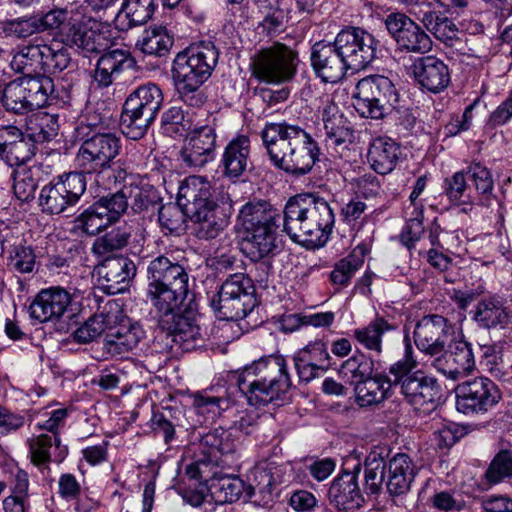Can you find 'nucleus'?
I'll return each mask as SVG.
<instances>
[{
    "instance_id": "31",
    "label": "nucleus",
    "mask_w": 512,
    "mask_h": 512,
    "mask_svg": "<svg viewBox=\"0 0 512 512\" xmlns=\"http://www.w3.org/2000/svg\"><path fill=\"white\" fill-rule=\"evenodd\" d=\"M200 446L208 460L217 465L229 464L234 460L235 442L231 434L222 428L206 433L200 440Z\"/></svg>"
},
{
    "instance_id": "52",
    "label": "nucleus",
    "mask_w": 512,
    "mask_h": 512,
    "mask_svg": "<svg viewBox=\"0 0 512 512\" xmlns=\"http://www.w3.org/2000/svg\"><path fill=\"white\" fill-rule=\"evenodd\" d=\"M35 151L36 145L22 131L18 141L6 151L1 159L10 167H24L23 165L33 158Z\"/></svg>"
},
{
    "instance_id": "5",
    "label": "nucleus",
    "mask_w": 512,
    "mask_h": 512,
    "mask_svg": "<svg viewBox=\"0 0 512 512\" xmlns=\"http://www.w3.org/2000/svg\"><path fill=\"white\" fill-rule=\"evenodd\" d=\"M210 183L201 176L187 178L179 187L178 204L194 223L198 239L216 238L229 224L230 211L210 200Z\"/></svg>"
},
{
    "instance_id": "40",
    "label": "nucleus",
    "mask_w": 512,
    "mask_h": 512,
    "mask_svg": "<svg viewBox=\"0 0 512 512\" xmlns=\"http://www.w3.org/2000/svg\"><path fill=\"white\" fill-rule=\"evenodd\" d=\"M130 237L131 232L127 226H118L97 237L92 244L91 251L97 258H111L110 254L127 246Z\"/></svg>"
},
{
    "instance_id": "29",
    "label": "nucleus",
    "mask_w": 512,
    "mask_h": 512,
    "mask_svg": "<svg viewBox=\"0 0 512 512\" xmlns=\"http://www.w3.org/2000/svg\"><path fill=\"white\" fill-rule=\"evenodd\" d=\"M143 336L138 324L121 323L106 333L103 348L112 357H122L136 348Z\"/></svg>"
},
{
    "instance_id": "61",
    "label": "nucleus",
    "mask_w": 512,
    "mask_h": 512,
    "mask_svg": "<svg viewBox=\"0 0 512 512\" xmlns=\"http://www.w3.org/2000/svg\"><path fill=\"white\" fill-rule=\"evenodd\" d=\"M104 332V321L101 316L90 317L73 332L77 343L86 344L95 340Z\"/></svg>"
},
{
    "instance_id": "50",
    "label": "nucleus",
    "mask_w": 512,
    "mask_h": 512,
    "mask_svg": "<svg viewBox=\"0 0 512 512\" xmlns=\"http://www.w3.org/2000/svg\"><path fill=\"white\" fill-rule=\"evenodd\" d=\"M485 478L490 484L512 478V451L500 450L487 468Z\"/></svg>"
},
{
    "instance_id": "28",
    "label": "nucleus",
    "mask_w": 512,
    "mask_h": 512,
    "mask_svg": "<svg viewBox=\"0 0 512 512\" xmlns=\"http://www.w3.org/2000/svg\"><path fill=\"white\" fill-rule=\"evenodd\" d=\"M281 217L266 200L253 199L239 210L238 221L244 232L257 231L262 227L277 226Z\"/></svg>"
},
{
    "instance_id": "53",
    "label": "nucleus",
    "mask_w": 512,
    "mask_h": 512,
    "mask_svg": "<svg viewBox=\"0 0 512 512\" xmlns=\"http://www.w3.org/2000/svg\"><path fill=\"white\" fill-rule=\"evenodd\" d=\"M31 462L36 466L47 464L51 460L50 449L55 445L50 434L32 435L26 440Z\"/></svg>"
},
{
    "instance_id": "22",
    "label": "nucleus",
    "mask_w": 512,
    "mask_h": 512,
    "mask_svg": "<svg viewBox=\"0 0 512 512\" xmlns=\"http://www.w3.org/2000/svg\"><path fill=\"white\" fill-rule=\"evenodd\" d=\"M217 134L213 126L194 128L186 137L181 157L186 166L202 168L215 158Z\"/></svg>"
},
{
    "instance_id": "16",
    "label": "nucleus",
    "mask_w": 512,
    "mask_h": 512,
    "mask_svg": "<svg viewBox=\"0 0 512 512\" xmlns=\"http://www.w3.org/2000/svg\"><path fill=\"white\" fill-rule=\"evenodd\" d=\"M455 393L456 408L466 415L484 414L501 400L497 385L487 377L465 381L456 387Z\"/></svg>"
},
{
    "instance_id": "14",
    "label": "nucleus",
    "mask_w": 512,
    "mask_h": 512,
    "mask_svg": "<svg viewBox=\"0 0 512 512\" xmlns=\"http://www.w3.org/2000/svg\"><path fill=\"white\" fill-rule=\"evenodd\" d=\"M122 147L121 137L113 132L97 131L80 145L76 164L79 173L99 174L111 167Z\"/></svg>"
},
{
    "instance_id": "6",
    "label": "nucleus",
    "mask_w": 512,
    "mask_h": 512,
    "mask_svg": "<svg viewBox=\"0 0 512 512\" xmlns=\"http://www.w3.org/2000/svg\"><path fill=\"white\" fill-rule=\"evenodd\" d=\"M404 351L402 358L389 367L392 377V387H399L400 393L412 405L434 407L439 399V386L436 379L427 376L421 370H415L418 362L414 356V349L409 334L403 339Z\"/></svg>"
},
{
    "instance_id": "10",
    "label": "nucleus",
    "mask_w": 512,
    "mask_h": 512,
    "mask_svg": "<svg viewBox=\"0 0 512 512\" xmlns=\"http://www.w3.org/2000/svg\"><path fill=\"white\" fill-rule=\"evenodd\" d=\"M53 92L54 83L49 76L25 74L5 85L1 101L6 111L25 114L45 106Z\"/></svg>"
},
{
    "instance_id": "58",
    "label": "nucleus",
    "mask_w": 512,
    "mask_h": 512,
    "mask_svg": "<svg viewBox=\"0 0 512 512\" xmlns=\"http://www.w3.org/2000/svg\"><path fill=\"white\" fill-rule=\"evenodd\" d=\"M185 215L187 214L178 203L162 205L158 211V222L162 229L169 233H177L183 227Z\"/></svg>"
},
{
    "instance_id": "15",
    "label": "nucleus",
    "mask_w": 512,
    "mask_h": 512,
    "mask_svg": "<svg viewBox=\"0 0 512 512\" xmlns=\"http://www.w3.org/2000/svg\"><path fill=\"white\" fill-rule=\"evenodd\" d=\"M337 44L343 64H371L378 60L389 62L386 47L379 45L374 36L360 27H346L337 34Z\"/></svg>"
},
{
    "instance_id": "57",
    "label": "nucleus",
    "mask_w": 512,
    "mask_h": 512,
    "mask_svg": "<svg viewBox=\"0 0 512 512\" xmlns=\"http://www.w3.org/2000/svg\"><path fill=\"white\" fill-rule=\"evenodd\" d=\"M252 75L268 84H279L290 80L295 66H251Z\"/></svg>"
},
{
    "instance_id": "48",
    "label": "nucleus",
    "mask_w": 512,
    "mask_h": 512,
    "mask_svg": "<svg viewBox=\"0 0 512 512\" xmlns=\"http://www.w3.org/2000/svg\"><path fill=\"white\" fill-rule=\"evenodd\" d=\"M76 226L85 234L94 236L112 225V221L99 210L94 202L75 218Z\"/></svg>"
},
{
    "instance_id": "12",
    "label": "nucleus",
    "mask_w": 512,
    "mask_h": 512,
    "mask_svg": "<svg viewBox=\"0 0 512 512\" xmlns=\"http://www.w3.org/2000/svg\"><path fill=\"white\" fill-rule=\"evenodd\" d=\"M257 306L253 279L244 273L230 275L221 285L212 307L221 320L245 318Z\"/></svg>"
},
{
    "instance_id": "11",
    "label": "nucleus",
    "mask_w": 512,
    "mask_h": 512,
    "mask_svg": "<svg viewBox=\"0 0 512 512\" xmlns=\"http://www.w3.org/2000/svg\"><path fill=\"white\" fill-rule=\"evenodd\" d=\"M86 177L79 172L63 173L45 184L39 193L38 204L47 215L69 217L86 191Z\"/></svg>"
},
{
    "instance_id": "8",
    "label": "nucleus",
    "mask_w": 512,
    "mask_h": 512,
    "mask_svg": "<svg viewBox=\"0 0 512 512\" xmlns=\"http://www.w3.org/2000/svg\"><path fill=\"white\" fill-rule=\"evenodd\" d=\"M163 103L160 88L152 83L134 90L125 100L120 116V127L124 136L140 140L154 123Z\"/></svg>"
},
{
    "instance_id": "34",
    "label": "nucleus",
    "mask_w": 512,
    "mask_h": 512,
    "mask_svg": "<svg viewBox=\"0 0 512 512\" xmlns=\"http://www.w3.org/2000/svg\"><path fill=\"white\" fill-rule=\"evenodd\" d=\"M155 11V0H125L113 19L118 31L146 24Z\"/></svg>"
},
{
    "instance_id": "13",
    "label": "nucleus",
    "mask_w": 512,
    "mask_h": 512,
    "mask_svg": "<svg viewBox=\"0 0 512 512\" xmlns=\"http://www.w3.org/2000/svg\"><path fill=\"white\" fill-rule=\"evenodd\" d=\"M398 101L399 95L393 83L387 77L379 76L358 83L353 107L361 117L380 120L397 109Z\"/></svg>"
},
{
    "instance_id": "24",
    "label": "nucleus",
    "mask_w": 512,
    "mask_h": 512,
    "mask_svg": "<svg viewBox=\"0 0 512 512\" xmlns=\"http://www.w3.org/2000/svg\"><path fill=\"white\" fill-rule=\"evenodd\" d=\"M70 302V294L62 288L41 290L29 306L30 317L40 323L59 320Z\"/></svg>"
},
{
    "instance_id": "38",
    "label": "nucleus",
    "mask_w": 512,
    "mask_h": 512,
    "mask_svg": "<svg viewBox=\"0 0 512 512\" xmlns=\"http://www.w3.org/2000/svg\"><path fill=\"white\" fill-rule=\"evenodd\" d=\"M279 227H262L257 231L245 232L243 250L251 260L257 261L266 258L276 249V231Z\"/></svg>"
},
{
    "instance_id": "41",
    "label": "nucleus",
    "mask_w": 512,
    "mask_h": 512,
    "mask_svg": "<svg viewBox=\"0 0 512 512\" xmlns=\"http://www.w3.org/2000/svg\"><path fill=\"white\" fill-rule=\"evenodd\" d=\"M387 463L380 453L372 451L364 462V489L367 495L378 496L383 488Z\"/></svg>"
},
{
    "instance_id": "47",
    "label": "nucleus",
    "mask_w": 512,
    "mask_h": 512,
    "mask_svg": "<svg viewBox=\"0 0 512 512\" xmlns=\"http://www.w3.org/2000/svg\"><path fill=\"white\" fill-rule=\"evenodd\" d=\"M53 17V9L42 16H32L12 21L9 30L18 38H27L35 33L47 31L53 36V27H50L48 18Z\"/></svg>"
},
{
    "instance_id": "36",
    "label": "nucleus",
    "mask_w": 512,
    "mask_h": 512,
    "mask_svg": "<svg viewBox=\"0 0 512 512\" xmlns=\"http://www.w3.org/2000/svg\"><path fill=\"white\" fill-rule=\"evenodd\" d=\"M396 329V326L383 316L376 315L366 326L353 330L354 339L366 350L381 355L383 337Z\"/></svg>"
},
{
    "instance_id": "2",
    "label": "nucleus",
    "mask_w": 512,
    "mask_h": 512,
    "mask_svg": "<svg viewBox=\"0 0 512 512\" xmlns=\"http://www.w3.org/2000/svg\"><path fill=\"white\" fill-rule=\"evenodd\" d=\"M260 137L271 163L286 174L307 175L319 161L317 141L299 125L267 122Z\"/></svg>"
},
{
    "instance_id": "62",
    "label": "nucleus",
    "mask_w": 512,
    "mask_h": 512,
    "mask_svg": "<svg viewBox=\"0 0 512 512\" xmlns=\"http://www.w3.org/2000/svg\"><path fill=\"white\" fill-rule=\"evenodd\" d=\"M193 404L201 414L219 415L221 411H225L229 402L227 399L208 394L197 393L194 396Z\"/></svg>"
},
{
    "instance_id": "23",
    "label": "nucleus",
    "mask_w": 512,
    "mask_h": 512,
    "mask_svg": "<svg viewBox=\"0 0 512 512\" xmlns=\"http://www.w3.org/2000/svg\"><path fill=\"white\" fill-rule=\"evenodd\" d=\"M293 362L299 380L309 383L329 369L330 355L326 344L315 340L295 352Z\"/></svg>"
},
{
    "instance_id": "26",
    "label": "nucleus",
    "mask_w": 512,
    "mask_h": 512,
    "mask_svg": "<svg viewBox=\"0 0 512 512\" xmlns=\"http://www.w3.org/2000/svg\"><path fill=\"white\" fill-rule=\"evenodd\" d=\"M250 139L246 135H238L225 146L220 167L224 177L236 181L252 168L250 160Z\"/></svg>"
},
{
    "instance_id": "1",
    "label": "nucleus",
    "mask_w": 512,
    "mask_h": 512,
    "mask_svg": "<svg viewBox=\"0 0 512 512\" xmlns=\"http://www.w3.org/2000/svg\"><path fill=\"white\" fill-rule=\"evenodd\" d=\"M147 297L157 319V329L170 339L169 347L191 351L203 341L196 314L184 305L189 293V276L185 268L163 255L147 266Z\"/></svg>"
},
{
    "instance_id": "17",
    "label": "nucleus",
    "mask_w": 512,
    "mask_h": 512,
    "mask_svg": "<svg viewBox=\"0 0 512 512\" xmlns=\"http://www.w3.org/2000/svg\"><path fill=\"white\" fill-rule=\"evenodd\" d=\"M454 334V325L446 317L428 314L417 321L413 340L421 353L426 356H437L444 352Z\"/></svg>"
},
{
    "instance_id": "49",
    "label": "nucleus",
    "mask_w": 512,
    "mask_h": 512,
    "mask_svg": "<svg viewBox=\"0 0 512 512\" xmlns=\"http://www.w3.org/2000/svg\"><path fill=\"white\" fill-rule=\"evenodd\" d=\"M126 190L122 187L115 193H109L95 201L99 210L103 212L112 223L117 222L129 207V201L126 199Z\"/></svg>"
},
{
    "instance_id": "27",
    "label": "nucleus",
    "mask_w": 512,
    "mask_h": 512,
    "mask_svg": "<svg viewBox=\"0 0 512 512\" xmlns=\"http://www.w3.org/2000/svg\"><path fill=\"white\" fill-rule=\"evenodd\" d=\"M472 320L479 328H506L512 321V310L497 295L480 299L472 311Z\"/></svg>"
},
{
    "instance_id": "7",
    "label": "nucleus",
    "mask_w": 512,
    "mask_h": 512,
    "mask_svg": "<svg viewBox=\"0 0 512 512\" xmlns=\"http://www.w3.org/2000/svg\"><path fill=\"white\" fill-rule=\"evenodd\" d=\"M494 181L490 170L479 162L455 172L444 181V193L450 202L461 206V211H472L476 203L488 205L493 194Z\"/></svg>"
},
{
    "instance_id": "33",
    "label": "nucleus",
    "mask_w": 512,
    "mask_h": 512,
    "mask_svg": "<svg viewBox=\"0 0 512 512\" xmlns=\"http://www.w3.org/2000/svg\"><path fill=\"white\" fill-rule=\"evenodd\" d=\"M256 488L246 486L239 476L220 475L214 476L210 480L209 492L216 503H234L238 501L243 494L251 498L255 494Z\"/></svg>"
},
{
    "instance_id": "59",
    "label": "nucleus",
    "mask_w": 512,
    "mask_h": 512,
    "mask_svg": "<svg viewBox=\"0 0 512 512\" xmlns=\"http://www.w3.org/2000/svg\"><path fill=\"white\" fill-rule=\"evenodd\" d=\"M433 358L432 366L440 373H442L448 379L457 381L460 378L466 376L460 365L456 362L455 357L445 348L444 352L437 355L431 356Z\"/></svg>"
},
{
    "instance_id": "46",
    "label": "nucleus",
    "mask_w": 512,
    "mask_h": 512,
    "mask_svg": "<svg viewBox=\"0 0 512 512\" xmlns=\"http://www.w3.org/2000/svg\"><path fill=\"white\" fill-rule=\"evenodd\" d=\"M37 172L38 168L35 167H19L12 171L13 191L20 201L26 202L34 198L38 185L35 177Z\"/></svg>"
},
{
    "instance_id": "60",
    "label": "nucleus",
    "mask_w": 512,
    "mask_h": 512,
    "mask_svg": "<svg viewBox=\"0 0 512 512\" xmlns=\"http://www.w3.org/2000/svg\"><path fill=\"white\" fill-rule=\"evenodd\" d=\"M337 37L334 42L319 41L312 47L311 64H328L329 62H342V55L338 48Z\"/></svg>"
},
{
    "instance_id": "56",
    "label": "nucleus",
    "mask_w": 512,
    "mask_h": 512,
    "mask_svg": "<svg viewBox=\"0 0 512 512\" xmlns=\"http://www.w3.org/2000/svg\"><path fill=\"white\" fill-rule=\"evenodd\" d=\"M362 264V259L358 258L354 253L341 259L330 273L331 282L335 285L347 286Z\"/></svg>"
},
{
    "instance_id": "32",
    "label": "nucleus",
    "mask_w": 512,
    "mask_h": 512,
    "mask_svg": "<svg viewBox=\"0 0 512 512\" xmlns=\"http://www.w3.org/2000/svg\"><path fill=\"white\" fill-rule=\"evenodd\" d=\"M392 388L390 374L375 373L354 387L356 403L360 407L378 405L391 396Z\"/></svg>"
},
{
    "instance_id": "51",
    "label": "nucleus",
    "mask_w": 512,
    "mask_h": 512,
    "mask_svg": "<svg viewBox=\"0 0 512 512\" xmlns=\"http://www.w3.org/2000/svg\"><path fill=\"white\" fill-rule=\"evenodd\" d=\"M68 415V411L65 408H59L56 410H53L51 412L50 417L43 421L38 422L35 427L39 430H46L50 432L54 439L56 450H58V454L56 455L55 461L61 462L67 455L68 449L66 446H61L60 444V438L58 435V431L61 427L64 426L65 419Z\"/></svg>"
},
{
    "instance_id": "54",
    "label": "nucleus",
    "mask_w": 512,
    "mask_h": 512,
    "mask_svg": "<svg viewBox=\"0 0 512 512\" xmlns=\"http://www.w3.org/2000/svg\"><path fill=\"white\" fill-rule=\"evenodd\" d=\"M257 56V61L253 64H293L298 53L285 44L276 42L271 47L260 50Z\"/></svg>"
},
{
    "instance_id": "18",
    "label": "nucleus",
    "mask_w": 512,
    "mask_h": 512,
    "mask_svg": "<svg viewBox=\"0 0 512 512\" xmlns=\"http://www.w3.org/2000/svg\"><path fill=\"white\" fill-rule=\"evenodd\" d=\"M412 15L438 41L450 47H457L463 42L465 34L453 19L444 12L435 9L433 3L417 5Z\"/></svg>"
},
{
    "instance_id": "21",
    "label": "nucleus",
    "mask_w": 512,
    "mask_h": 512,
    "mask_svg": "<svg viewBox=\"0 0 512 512\" xmlns=\"http://www.w3.org/2000/svg\"><path fill=\"white\" fill-rule=\"evenodd\" d=\"M102 291L115 295L124 292L136 275L135 263L125 256L105 258L95 267Z\"/></svg>"
},
{
    "instance_id": "25",
    "label": "nucleus",
    "mask_w": 512,
    "mask_h": 512,
    "mask_svg": "<svg viewBox=\"0 0 512 512\" xmlns=\"http://www.w3.org/2000/svg\"><path fill=\"white\" fill-rule=\"evenodd\" d=\"M360 471L361 467L357 465L352 472H344L331 483L328 497L339 510L355 511L363 505L364 498L357 482Z\"/></svg>"
},
{
    "instance_id": "63",
    "label": "nucleus",
    "mask_w": 512,
    "mask_h": 512,
    "mask_svg": "<svg viewBox=\"0 0 512 512\" xmlns=\"http://www.w3.org/2000/svg\"><path fill=\"white\" fill-rule=\"evenodd\" d=\"M448 347L455 357L456 362L461 366V368H463L466 375L470 373L475 367L471 343L461 339L455 341L453 344H450L449 342Z\"/></svg>"
},
{
    "instance_id": "64",
    "label": "nucleus",
    "mask_w": 512,
    "mask_h": 512,
    "mask_svg": "<svg viewBox=\"0 0 512 512\" xmlns=\"http://www.w3.org/2000/svg\"><path fill=\"white\" fill-rule=\"evenodd\" d=\"M258 29L260 34L268 38H274L284 32V15L281 10H274L267 14L264 19L259 23Z\"/></svg>"
},
{
    "instance_id": "37",
    "label": "nucleus",
    "mask_w": 512,
    "mask_h": 512,
    "mask_svg": "<svg viewBox=\"0 0 512 512\" xmlns=\"http://www.w3.org/2000/svg\"><path fill=\"white\" fill-rule=\"evenodd\" d=\"M24 134L36 145L52 140L59 130L58 115L47 112L32 113L25 118Z\"/></svg>"
},
{
    "instance_id": "44",
    "label": "nucleus",
    "mask_w": 512,
    "mask_h": 512,
    "mask_svg": "<svg viewBox=\"0 0 512 512\" xmlns=\"http://www.w3.org/2000/svg\"><path fill=\"white\" fill-rule=\"evenodd\" d=\"M413 74L422 88L438 93L450 82L448 66H413Z\"/></svg>"
},
{
    "instance_id": "30",
    "label": "nucleus",
    "mask_w": 512,
    "mask_h": 512,
    "mask_svg": "<svg viewBox=\"0 0 512 512\" xmlns=\"http://www.w3.org/2000/svg\"><path fill=\"white\" fill-rule=\"evenodd\" d=\"M388 477L386 489L391 496L406 494L415 477L414 465L410 457L404 453H397L387 463Z\"/></svg>"
},
{
    "instance_id": "20",
    "label": "nucleus",
    "mask_w": 512,
    "mask_h": 512,
    "mask_svg": "<svg viewBox=\"0 0 512 512\" xmlns=\"http://www.w3.org/2000/svg\"><path fill=\"white\" fill-rule=\"evenodd\" d=\"M322 121L325 130V142L329 149L342 155L355 141V131L351 122L338 105L328 100L323 107Z\"/></svg>"
},
{
    "instance_id": "3",
    "label": "nucleus",
    "mask_w": 512,
    "mask_h": 512,
    "mask_svg": "<svg viewBox=\"0 0 512 512\" xmlns=\"http://www.w3.org/2000/svg\"><path fill=\"white\" fill-rule=\"evenodd\" d=\"M282 220L283 231L293 242L314 249L328 242L335 225V213L325 198L304 193L289 198Z\"/></svg>"
},
{
    "instance_id": "9",
    "label": "nucleus",
    "mask_w": 512,
    "mask_h": 512,
    "mask_svg": "<svg viewBox=\"0 0 512 512\" xmlns=\"http://www.w3.org/2000/svg\"><path fill=\"white\" fill-rule=\"evenodd\" d=\"M48 21L53 37L86 51H96L95 38L103 30V23L84 8H53V17Z\"/></svg>"
},
{
    "instance_id": "39",
    "label": "nucleus",
    "mask_w": 512,
    "mask_h": 512,
    "mask_svg": "<svg viewBox=\"0 0 512 512\" xmlns=\"http://www.w3.org/2000/svg\"><path fill=\"white\" fill-rule=\"evenodd\" d=\"M375 370L374 360L364 353H357L345 360L338 369L339 376L355 387L372 377Z\"/></svg>"
},
{
    "instance_id": "35",
    "label": "nucleus",
    "mask_w": 512,
    "mask_h": 512,
    "mask_svg": "<svg viewBox=\"0 0 512 512\" xmlns=\"http://www.w3.org/2000/svg\"><path fill=\"white\" fill-rule=\"evenodd\" d=\"M400 154L398 143L388 137H378L370 143L368 161L375 172L386 175L395 169Z\"/></svg>"
},
{
    "instance_id": "55",
    "label": "nucleus",
    "mask_w": 512,
    "mask_h": 512,
    "mask_svg": "<svg viewBox=\"0 0 512 512\" xmlns=\"http://www.w3.org/2000/svg\"><path fill=\"white\" fill-rule=\"evenodd\" d=\"M36 256L30 246L14 245L10 251L8 267L18 273H31L35 267Z\"/></svg>"
},
{
    "instance_id": "4",
    "label": "nucleus",
    "mask_w": 512,
    "mask_h": 512,
    "mask_svg": "<svg viewBox=\"0 0 512 512\" xmlns=\"http://www.w3.org/2000/svg\"><path fill=\"white\" fill-rule=\"evenodd\" d=\"M240 391L252 406H264L282 399L292 381L282 355L270 354L246 365L238 377Z\"/></svg>"
},
{
    "instance_id": "43",
    "label": "nucleus",
    "mask_w": 512,
    "mask_h": 512,
    "mask_svg": "<svg viewBox=\"0 0 512 512\" xmlns=\"http://www.w3.org/2000/svg\"><path fill=\"white\" fill-rule=\"evenodd\" d=\"M219 60V50L212 41H199L192 43L183 51L179 52L174 60V64H217Z\"/></svg>"
},
{
    "instance_id": "19",
    "label": "nucleus",
    "mask_w": 512,
    "mask_h": 512,
    "mask_svg": "<svg viewBox=\"0 0 512 512\" xmlns=\"http://www.w3.org/2000/svg\"><path fill=\"white\" fill-rule=\"evenodd\" d=\"M385 26L401 48L424 54L432 47L429 35L405 14H389L385 20Z\"/></svg>"
},
{
    "instance_id": "42",
    "label": "nucleus",
    "mask_w": 512,
    "mask_h": 512,
    "mask_svg": "<svg viewBox=\"0 0 512 512\" xmlns=\"http://www.w3.org/2000/svg\"><path fill=\"white\" fill-rule=\"evenodd\" d=\"M213 71L212 66H173L172 76L178 92L200 88Z\"/></svg>"
},
{
    "instance_id": "45",
    "label": "nucleus",
    "mask_w": 512,
    "mask_h": 512,
    "mask_svg": "<svg viewBox=\"0 0 512 512\" xmlns=\"http://www.w3.org/2000/svg\"><path fill=\"white\" fill-rule=\"evenodd\" d=\"M123 188L126 190L125 195L127 201L129 199L131 201L129 206L134 213H140L148 210L149 207L156 205L160 199L156 189L148 184L135 185L131 182L129 184H125Z\"/></svg>"
}]
</instances>
